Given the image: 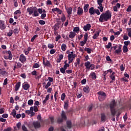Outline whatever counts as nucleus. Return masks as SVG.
I'll list each match as a JSON object with an SVG mask.
<instances>
[{
    "label": "nucleus",
    "instance_id": "1",
    "mask_svg": "<svg viewBox=\"0 0 131 131\" xmlns=\"http://www.w3.org/2000/svg\"><path fill=\"white\" fill-rule=\"evenodd\" d=\"M111 17H112V13H111V11L107 10L104 13H102L100 15L99 21L101 23L107 22L108 20H110V19H111Z\"/></svg>",
    "mask_w": 131,
    "mask_h": 131
},
{
    "label": "nucleus",
    "instance_id": "2",
    "mask_svg": "<svg viewBox=\"0 0 131 131\" xmlns=\"http://www.w3.org/2000/svg\"><path fill=\"white\" fill-rule=\"evenodd\" d=\"M115 107H116V102H115V100H113L110 104L111 114L113 116H115V114H116Z\"/></svg>",
    "mask_w": 131,
    "mask_h": 131
},
{
    "label": "nucleus",
    "instance_id": "3",
    "mask_svg": "<svg viewBox=\"0 0 131 131\" xmlns=\"http://www.w3.org/2000/svg\"><path fill=\"white\" fill-rule=\"evenodd\" d=\"M89 13L91 15V16L95 15V14H97V15H98L101 14L100 10H99V9H95V8L93 7H91L89 9Z\"/></svg>",
    "mask_w": 131,
    "mask_h": 131
},
{
    "label": "nucleus",
    "instance_id": "4",
    "mask_svg": "<svg viewBox=\"0 0 131 131\" xmlns=\"http://www.w3.org/2000/svg\"><path fill=\"white\" fill-rule=\"evenodd\" d=\"M98 96V99L99 101H104L106 99V93L103 91H100L97 93Z\"/></svg>",
    "mask_w": 131,
    "mask_h": 131
},
{
    "label": "nucleus",
    "instance_id": "5",
    "mask_svg": "<svg viewBox=\"0 0 131 131\" xmlns=\"http://www.w3.org/2000/svg\"><path fill=\"white\" fill-rule=\"evenodd\" d=\"M84 36V40L81 41L80 42V46L81 47H83L85 43H86V42L88 41V37H89V34L88 33H85V34L83 35Z\"/></svg>",
    "mask_w": 131,
    "mask_h": 131
},
{
    "label": "nucleus",
    "instance_id": "6",
    "mask_svg": "<svg viewBox=\"0 0 131 131\" xmlns=\"http://www.w3.org/2000/svg\"><path fill=\"white\" fill-rule=\"evenodd\" d=\"M6 54H7L9 55H5L4 56V59H5L6 60H12L13 59V55L12 54V52H11V51H7Z\"/></svg>",
    "mask_w": 131,
    "mask_h": 131
},
{
    "label": "nucleus",
    "instance_id": "7",
    "mask_svg": "<svg viewBox=\"0 0 131 131\" xmlns=\"http://www.w3.org/2000/svg\"><path fill=\"white\" fill-rule=\"evenodd\" d=\"M77 57V55L75 54L73 52H71L68 54V60H74L75 58H76Z\"/></svg>",
    "mask_w": 131,
    "mask_h": 131
},
{
    "label": "nucleus",
    "instance_id": "8",
    "mask_svg": "<svg viewBox=\"0 0 131 131\" xmlns=\"http://www.w3.org/2000/svg\"><path fill=\"white\" fill-rule=\"evenodd\" d=\"M7 28V26L4 20H0V29L1 30H5Z\"/></svg>",
    "mask_w": 131,
    "mask_h": 131
},
{
    "label": "nucleus",
    "instance_id": "9",
    "mask_svg": "<svg viewBox=\"0 0 131 131\" xmlns=\"http://www.w3.org/2000/svg\"><path fill=\"white\" fill-rule=\"evenodd\" d=\"M19 60L21 63H24L25 62H26V57L24 56V54H21L19 56Z\"/></svg>",
    "mask_w": 131,
    "mask_h": 131
},
{
    "label": "nucleus",
    "instance_id": "10",
    "mask_svg": "<svg viewBox=\"0 0 131 131\" xmlns=\"http://www.w3.org/2000/svg\"><path fill=\"white\" fill-rule=\"evenodd\" d=\"M83 15V9L81 7H79L77 8V15L82 16Z\"/></svg>",
    "mask_w": 131,
    "mask_h": 131
},
{
    "label": "nucleus",
    "instance_id": "11",
    "mask_svg": "<svg viewBox=\"0 0 131 131\" xmlns=\"http://www.w3.org/2000/svg\"><path fill=\"white\" fill-rule=\"evenodd\" d=\"M43 64L45 67H51V62L49 60L46 61L45 58L43 59Z\"/></svg>",
    "mask_w": 131,
    "mask_h": 131
},
{
    "label": "nucleus",
    "instance_id": "12",
    "mask_svg": "<svg viewBox=\"0 0 131 131\" xmlns=\"http://www.w3.org/2000/svg\"><path fill=\"white\" fill-rule=\"evenodd\" d=\"M26 113H27V114H33L34 115L35 113L33 112V106H31L30 110L26 111Z\"/></svg>",
    "mask_w": 131,
    "mask_h": 131
},
{
    "label": "nucleus",
    "instance_id": "13",
    "mask_svg": "<svg viewBox=\"0 0 131 131\" xmlns=\"http://www.w3.org/2000/svg\"><path fill=\"white\" fill-rule=\"evenodd\" d=\"M30 88V85L28 83H24L23 84V89L25 90V91H27L28 90H29V88Z\"/></svg>",
    "mask_w": 131,
    "mask_h": 131
},
{
    "label": "nucleus",
    "instance_id": "14",
    "mask_svg": "<svg viewBox=\"0 0 131 131\" xmlns=\"http://www.w3.org/2000/svg\"><path fill=\"white\" fill-rule=\"evenodd\" d=\"M91 27H92V26H91V24H88L84 26L83 29L84 31H88L91 29Z\"/></svg>",
    "mask_w": 131,
    "mask_h": 131
},
{
    "label": "nucleus",
    "instance_id": "15",
    "mask_svg": "<svg viewBox=\"0 0 131 131\" xmlns=\"http://www.w3.org/2000/svg\"><path fill=\"white\" fill-rule=\"evenodd\" d=\"M83 91L84 93L86 94H89L90 93V87L89 86H84L83 88Z\"/></svg>",
    "mask_w": 131,
    "mask_h": 131
},
{
    "label": "nucleus",
    "instance_id": "16",
    "mask_svg": "<svg viewBox=\"0 0 131 131\" xmlns=\"http://www.w3.org/2000/svg\"><path fill=\"white\" fill-rule=\"evenodd\" d=\"M90 7V5L89 4H85L83 7V10L84 13H88L89 12V8Z\"/></svg>",
    "mask_w": 131,
    "mask_h": 131
},
{
    "label": "nucleus",
    "instance_id": "17",
    "mask_svg": "<svg viewBox=\"0 0 131 131\" xmlns=\"http://www.w3.org/2000/svg\"><path fill=\"white\" fill-rule=\"evenodd\" d=\"M35 128H39L40 127V123L38 122H35L33 123Z\"/></svg>",
    "mask_w": 131,
    "mask_h": 131
},
{
    "label": "nucleus",
    "instance_id": "18",
    "mask_svg": "<svg viewBox=\"0 0 131 131\" xmlns=\"http://www.w3.org/2000/svg\"><path fill=\"white\" fill-rule=\"evenodd\" d=\"M27 12L29 13V15H32L33 14V9L32 7H30L27 8Z\"/></svg>",
    "mask_w": 131,
    "mask_h": 131
},
{
    "label": "nucleus",
    "instance_id": "19",
    "mask_svg": "<svg viewBox=\"0 0 131 131\" xmlns=\"http://www.w3.org/2000/svg\"><path fill=\"white\" fill-rule=\"evenodd\" d=\"M61 116V118L64 120H66V119H67V116H66V114L65 113V112H64V111H62Z\"/></svg>",
    "mask_w": 131,
    "mask_h": 131
},
{
    "label": "nucleus",
    "instance_id": "20",
    "mask_svg": "<svg viewBox=\"0 0 131 131\" xmlns=\"http://www.w3.org/2000/svg\"><path fill=\"white\" fill-rule=\"evenodd\" d=\"M106 118H107V117H106V115H105V114L104 113L101 114V121H103L104 122V121H106Z\"/></svg>",
    "mask_w": 131,
    "mask_h": 131
},
{
    "label": "nucleus",
    "instance_id": "21",
    "mask_svg": "<svg viewBox=\"0 0 131 131\" xmlns=\"http://www.w3.org/2000/svg\"><path fill=\"white\" fill-rule=\"evenodd\" d=\"M66 10L68 15H71V14H72V7L66 8Z\"/></svg>",
    "mask_w": 131,
    "mask_h": 131
},
{
    "label": "nucleus",
    "instance_id": "22",
    "mask_svg": "<svg viewBox=\"0 0 131 131\" xmlns=\"http://www.w3.org/2000/svg\"><path fill=\"white\" fill-rule=\"evenodd\" d=\"M21 86V82H18L15 86V91H18L19 89H20V86Z\"/></svg>",
    "mask_w": 131,
    "mask_h": 131
},
{
    "label": "nucleus",
    "instance_id": "23",
    "mask_svg": "<svg viewBox=\"0 0 131 131\" xmlns=\"http://www.w3.org/2000/svg\"><path fill=\"white\" fill-rule=\"evenodd\" d=\"M75 35H76V34L73 32H71L70 34H69V38H74L75 37Z\"/></svg>",
    "mask_w": 131,
    "mask_h": 131
},
{
    "label": "nucleus",
    "instance_id": "24",
    "mask_svg": "<svg viewBox=\"0 0 131 131\" xmlns=\"http://www.w3.org/2000/svg\"><path fill=\"white\" fill-rule=\"evenodd\" d=\"M61 48L62 51H63V52H65V51H66L67 49V46L65 43H62L61 45Z\"/></svg>",
    "mask_w": 131,
    "mask_h": 131
},
{
    "label": "nucleus",
    "instance_id": "25",
    "mask_svg": "<svg viewBox=\"0 0 131 131\" xmlns=\"http://www.w3.org/2000/svg\"><path fill=\"white\" fill-rule=\"evenodd\" d=\"M68 107H69V102L68 100H67L64 102V108L66 110H67V109H68Z\"/></svg>",
    "mask_w": 131,
    "mask_h": 131
},
{
    "label": "nucleus",
    "instance_id": "26",
    "mask_svg": "<svg viewBox=\"0 0 131 131\" xmlns=\"http://www.w3.org/2000/svg\"><path fill=\"white\" fill-rule=\"evenodd\" d=\"M110 77L112 80H115V72H113L110 76Z\"/></svg>",
    "mask_w": 131,
    "mask_h": 131
},
{
    "label": "nucleus",
    "instance_id": "27",
    "mask_svg": "<svg viewBox=\"0 0 131 131\" xmlns=\"http://www.w3.org/2000/svg\"><path fill=\"white\" fill-rule=\"evenodd\" d=\"M90 76H91L92 79H96L97 78V76L96 75V73L92 72L90 74Z\"/></svg>",
    "mask_w": 131,
    "mask_h": 131
},
{
    "label": "nucleus",
    "instance_id": "28",
    "mask_svg": "<svg viewBox=\"0 0 131 131\" xmlns=\"http://www.w3.org/2000/svg\"><path fill=\"white\" fill-rule=\"evenodd\" d=\"M86 69H90V66H91V62L90 61H86L84 63Z\"/></svg>",
    "mask_w": 131,
    "mask_h": 131
},
{
    "label": "nucleus",
    "instance_id": "29",
    "mask_svg": "<svg viewBox=\"0 0 131 131\" xmlns=\"http://www.w3.org/2000/svg\"><path fill=\"white\" fill-rule=\"evenodd\" d=\"M99 35H100V32H96L94 36H93V39H96L97 38V37H98L99 36Z\"/></svg>",
    "mask_w": 131,
    "mask_h": 131
},
{
    "label": "nucleus",
    "instance_id": "30",
    "mask_svg": "<svg viewBox=\"0 0 131 131\" xmlns=\"http://www.w3.org/2000/svg\"><path fill=\"white\" fill-rule=\"evenodd\" d=\"M67 127L70 128L72 126V123H71V121H67Z\"/></svg>",
    "mask_w": 131,
    "mask_h": 131
},
{
    "label": "nucleus",
    "instance_id": "31",
    "mask_svg": "<svg viewBox=\"0 0 131 131\" xmlns=\"http://www.w3.org/2000/svg\"><path fill=\"white\" fill-rule=\"evenodd\" d=\"M99 6L97 7V8L100 10L101 13H103V11L104 10V7L103 6V5H98Z\"/></svg>",
    "mask_w": 131,
    "mask_h": 131
},
{
    "label": "nucleus",
    "instance_id": "32",
    "mask_svg": "<svg viewBox=\"0 0 131 131\" xmlns=\"http://www.w3.org/2000/svg\"><path fill=\"white\" fill-rule=\"evenodd\" d=\"M64 58V55L63 54H60L59 56V58L57 59V63H60L61 60Z\"/></svg>",
    "mask_w": 131,
    "mask_h": 131
},
{
    "label": "nucleus",
    "instance_id": "33",
    "mask_svg": "<svg viewBox=\"0 0 131 131\" xmlns=\"http://www.w3.org/2000/svg\"><path fill=\"white\" fill-rule=\"evenodd\" d=\"M80 63V59L77 58L76 59V62H74V66L75 67H77V65H79Z\"/></svg>",
    "mask_w": 131,
    "mask_h": 131
},
{
    "label": "nucleus",
    "instance_id": "34",
    "mask_svg": "<svg viewBox=\"0 0 131 131\" xmlns=\"http://www.w3.org/2000/svg\"><path fill=\"white\" fill-rule=\"evenodd\" d=\"M123 53H127V52H128V49L127 48V46H124L123 47Z\"/></svg>",
    "mask_w": 131,
    "mask_h": 131
},
{
    "label": "nucleus",
    "instance_id": "35",
    "mask_svg": "<svg viewBox=\"0 0 131 131\" xmlns=\"http://www.w3.org/2000/svg\"><path fill=\"white\" fill-rule=\"evenodd\" d=\"M6 73V71H5V70L4 69H0V74H1V75H5Z\"/></svg>",
    "mask_w": 131,
    "mask_h": 131
},
{
    "label": "nucleus",
    "instance_id": "36",
    "mask_svg": "<svg viewBox=\"0 0 131 131\" xmlns=\"http://www.w3.org/2000/svg\"><path fill=\"white\" fill-rule=\"evenodd\" d=\"M84 51L87 52L88 54H91L92 53V49L89 48H85Z\"/></svg>",
    "mask_w": 131,
    "mask_h": 131
},
{
    "label": "nucleus",
    "instance_id": "37",
    "mask_svg": "<svg viewBox=\"0 0 131 131\" xmlns=\"http://www.w3.org/2000/svg\"><path fill=\"white\" fill-rule=\"evenodd\" d=\"M33 17H38V16L39 15V14L38 13V12L37 10H35L33 12Z\"/></svg>",
    "mask_w": 131,
    "mask_h": 131
},
{
    "label": "nucleus",
    "instance_id": "38",
    "mask_svg": "<svg viewBox=\"0 0 131 131\" xmlns=\"http://www.w3.org/2000/svg\"><path fill=\"white\" fill-rule=\"evenodd\" d=\"M16 114H17V113L16 112V110H13L12 112L11 113V115H12L14 118L16 117Z\"/></svg>",
    "mask_w": 131,
    "mask_h": 131
},
{
    "label": "nucleus",
    "instance_id": "39",
    "mask_svg": "<svg viewBox=\"0 0 131 131\" xmlns=\"http://www.w3.org/2000/svg\"><path fill=\"white\" fill-rule=\"evenodd\" d=\"M74 32H76L77 33H78L79 32V27H76L73 29Z\"/></svg>",
    "mask_w": 131,
    "mask_h": 131
},
{
    "label": "nucleus",
    "instance_id": "40",
    "mask_svg": "<svg viewBox=\"0 0 131 131\" xmlns=\"http://www.w3.org/2000/svg\"><path fill=\"white\" fill-rule=\"evenodd\" d=\"M93 108H94V105L93 104L89 105L88 107V112H91V111L93 110Z\"/></svg>",
    "mask_w": 131,
    "mask_h": 131
},
{
    "label": "nucleus",
    "instance_id": "41",
    "mask_svg": "<svg viewBox=\"0 0 131 131\" xmlns=\"http://www.w3.org/2000/svg\"><path fill=\"white\" fill-rule=\"evenodd\" d=\"M51 85H52V83H51V82H48L47 84L45 85V89L46 90H48L49 87L51 86Z\"/></svg>",
    "mask_w": 131,
    "mask_h": 131
},
{
    "label": "nucleus",
    "instance_id": "42",
    "mask_svg": "<svg viewBox=\"0 0 131 131\" xmlns=\"http://www.w3.org/2000/svg\"><path fill=\"white\" fill-rule=\"evenodd\" d=\"M126 30L128 32V35L131 38V28H127Z\"/></svg>",
    "mask_w": 131,
    "mask_h": 131
},
{
    "label": "nucleus",
    "instance_id": "43",
    "mask_svg": "<svg viewBox=\"0 0 131 131\" xmlns=\"http://www.w3.org/2000/svg\"><path fill=\"white\" fill-rule=\"evenodd\" d=\"M59 28H60V26H59V24H55L54 28V30L56 31V30H58Z\"/></svg>",
    "mask_w": 131,
    "mask_h": 131
},
{
    "label": "nucleus",
    "instance_id": "44",
    "mask_svg": "<svg viewBox=\"0 0 131 131\" xmlns=\"http://www.w3.org/2000/svg\"><path fill=\"white\" fill-rule=\"evenodd\" d=\"M36 37H38V35L36 34V35H34L33 36V37L31 38V41L32 42H33V41H34V39H35V38H36Z\"/></svg>",
    "mask_w": 131,
    "mask_h": 131
},
{
    "label": "nucleus",
    "instance_id": "45",
    "mask_svg": "<svg viewBox=\"0 0 131 131\" xmlns=\"http://www.w3.org/2000/svg\"><path fill=\"white\" fill-rule=\"evenodd\" d=\"M15 63L17 64V68H21L22 67V63H20L19 62H17V61L15 62Z\"/></svg>",
    "mask_w": 131,
    "mask_h": 131
},
{
    "label": "nucleus",
    "instance_id": "46",
    "mask_svg": "<svg viewBox=\"0 0 131 131\" xmlns=\"http://www.w3.org/2000/svg\"><path fill=\"white\" fill-rule=\"evenodd\" d=\"M112 46V43L110 42L108 43L107 45L105 46V48L106 49H110Z\"/></svg>",
    "mask_w": 131,
    "mask_h": 131
},
{
    "label": "nucleus",
    "instance_id": "47",
    "mask_svg": "<svg viewBox=\"0 0 131 131\" xmlns=\"http://www.w3.org/2000/svg\"><path fill=\"white\" fill-rule=\"evenodd\" d=\"M66 97V95H65V93H62L61 96V100L62 101H64V100H65Z\"/></svg>",
    "mask_w": 131,
    "mask_h": 131
},
{
    "label": "nucleus",
    "instance_id": "48",
    "mask_svg": "<svg viewBox=\"0 0 131 131\" xmlns=\"http://www.w3.org/2000/svg\"><path fill=\"white\" fill-rule=\"evenodd\" d=\"M124 46H126V47H127V46H128V45H130V41L128 40V41H125L124 42Z\"/></svg>",
    "mask_w": 131,
    "mask_h": 131
},
{
    "label": "nucleus",
    "instance_id": "49",
    "mask_svg": "<svg viewBox=\"0 0 131 131\" xmlns=\"http://www.w3.org/2000/svg\"><path fill=\"white\" fill-rule=\"evenodd\" d=\"M60 71L61 73H62L63 74H65V73H66V70H65L64 69H63V68H61L60 69Z\"/></svg>",
    "mask_w": 131,
    "mask_h": 131
},
{
    "label": "nucleus",
    "instance_id": "50",
    "mask_svg": "<svg viewBox=\"0 0 131 131\" xmlns=\"http://www.w3.org/2000/svg\"><path fill=\"white\" fill-rule=\"evenodd\" d=\"M11 35H13V30H9V32L7 33V36H11Z\"/></svg>",
    "mask_w": 131,
    "mask_h": 131
},
{
    "label": "nucleus",
    "instance_id": "51",
    "mask_svg": "<svg viewBox=\"0 0 131 131\" xmlns=\"http://www.w3.org/2000/svg\"><path fill=\"white\" fill-rule=\"evenodd\" d=\"M28 104L29 105H31L33 104V100L32 99H30L29 100H28Z\"/></svg>",
    "mask_w": 131,
    "mask_h": 131
},
{
    "label": "nucleus",
    "instance_id": "52",
    "mask_svg": "<svg viewBox=\"0 0 131 131\" xmlns=\"http://www.w3.org/2000/svg\"><path fill=\"white\" fill-rule=\"evenodd\" d=\"M50 53L51 55H54V54L56 53V50H55L54 49H52L50 50Z\"/></svg>",
    "mask_w": 131,
    "mask_h": 131
},
{
    "label": "nucleus",
    "instance_id": "53",
    "mask_svg": "<svg viewBox=\"0 0 131 131\" xmlns=\"http://www.w3.org/2000/svg\"><path fill=\"white\" fill-rule=\"evenodd\" d=\"M39 24L40 25H45V24H46V21L42 20H39Z\"/></svg>",
    "mask_w": 131,
    "mask_h": 131
},
{
    "label": "nucleus",
    "instance_id": "54",
    "mask_svg": "<svg viewBox=\"0 0 131 131\" xmlns=\"http://www.w3.org/2000/svg\"><path fill=\"white\" fill-rule=\"evenodd\" d=\"M63 120L64 119H62V118H59L57 120L58 123H62V122H63Z\"/></svg>",
    "mask_w": 131,
    "mask_h": 131
},
{
    "label": "nucleus",
    "instance_id": "55",
    "mask_svg": "<svg viewBox=\"0 0 131 131\" xmlns=\"http://www.w3.org/2000/svg\"><path fill=\"white\" fill-rule=\"evenodd\" d=\"M33 111H34V112H37V111H38V108L37 107V106L34 105V106H33Z\"/></svg>",
    "mask_w": 131,
    "mask_h": 131
},
{
    "label": "nucleus",
    "instance_id": "56",
    "mask_svg": "<svg viewBox=\"0 0 131 131\" xmlns=\"http://www.w3.org/2000/svg\"><path fill=\"white\" fill-rule=\"evenodd\" d=\"M46 17H47V14L42 13L41 15L40 18H41V19H45V18H46Z\"/></svg>",
    "mask_w": 131,
    "mask_h": 131
},
{
    "label": "nucleus",
    "instance_id": "57",
    "mask_svg": "<svg viewBox=\"0 0 131 131\" xmlns=\"http://www.w3.org/2000/svg\"><path fill=\"white\" fill-rule=\"evenodd\" d=\"M48 48L49 49H54V45L51 44V43H49L48 45Z\"/></svg>",
    "mask_w": 131,
    "mask_h": 131
},
{
    "label": "nucleus",
    "instance_id": "58",
    "mask_svg": "<svg viewBox=\"0 0 131 131\" xmlns=\"http://www.w3.org/2000/svg\"><path fill=\"white\" fill-rule=\"evenodd\" d=\"M89 67L91 70H94V69H95V64H91Z\"/></svg>",
    "mask_w": 131,
    "mask_h": 131
},
{
    "label": "nucleus",
    "instance_id": "59",
    "mask_svg": "<svg viewBox=\"0 0 131 131\" xmlns=\"http://www.w3.org/2000/svg\"><path fill=\"white\" fill-rule=\"evenodd\" d=\"M104 2V0H97V4L98 5H103L102 3Z\"/></svg>",
    "mask_w": 131,
    "mask_h": 131
},
{
    "label": "nucleus",
    "instance_id": "60",
    "mask_svg": "<svg viewBox=\"0 0 131 131\" xmlns=\"http://www.w3.org/2000/svg\"><path fill=\"white\" fill-rule=\"evenodd\" d=\"M115 53L116 54H117L118 55L119 54H120L121 53V50L118 49L115 50Z\"/></svg>",
    "mask_w": 131,
    "mask_h": 131
},
{
    "label": "nucleus",
    "instance_id": "61",
    "mask_svg": "<svg viewBox=\"0 0 131 131\" xmlns=\"http://www.w3.org/2000/svg\"><path fill=\"white\" fill-rule=\"evenodd\" d=\"M106 61H107L108 62H112V59H111V58H110V56H107L106 58Z\"/></svg>",
    "mask_w": 131,
    "mask_h": 131
},
{
    "label": "nucleus",
    "instance_id": "62",
    "mask_svg": "<svg viewBox=\"0 0 131 131\" xmlns=\"http://www.w3.org/2000/svg\"><path fill=\"white\" fill-rule=\"evenodd\" d=\"M61 38V35H58L55 38V41H58Z\"/></svg>",
    "mask_w": 131,
    "mask_h": 131
},
{
    "label": "nucleus",
    "instance_id": "63",
    "mask_svg": "<svg viewBox=\"0 0 131 131\" xmlns=\"http://www.w3.org/2000/svg\"><path fill=\"white\" fill-rule=\"evenodd\" d=\"M33 68H39V64L38 63H35L33 65Z\"/></svg>",
    "mask_w": 131,
    "mask_h": 131
},
{
    "label": "nucleus",
    "instance_id": "64",
    "mask_svg": "<svg viewBox=\"0 0 131 131\" xmlns=\"http://www.w3.org/2000/svg\"><path fill=\"white\" fill-rule=\"evenodd\" d=\"M126 12H131V6H129L126 9Z\"/></svg>",
    "mask_w": 131,
    "mask_h": 131
}]
</instances>
